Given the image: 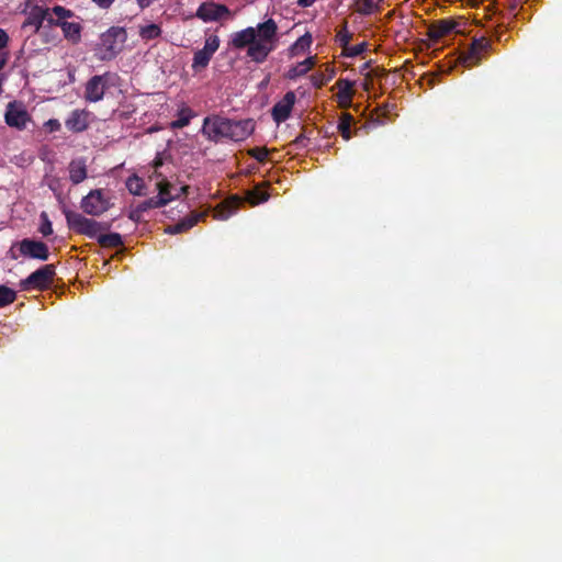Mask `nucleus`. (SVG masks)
Here are the masks:
<instances>
[{
    "label": "nucleus",
    "instance_id": "nucleus-1",
    "mask_svg": "<svg viewBox=\"0 0 562 562\" xmlns=\"http://www.w3.org/2000/svg\"><path fill=\"white\" fill-rule=\"evenodd\" d=\"M278 25L273 19L259 23L257 27L248 26L231 35L229 46L235 49L247 47V57L262 64L277 47Z\"/></svg>",
    "mask_w": 562,
    "mask_h": 562
},
{
    "label": "nucleus",
    "instance_id": "nucleus-2",
    "mask_svg": "<svg viewBox=\"0 0 562 562\" xmlns=\"http://www.w3.org/2000/svg\"><path fill=\"white\" fill-rule=\"evenodd\" d=\"M126 40L127 32L124 27L111 26L100 35V41L95 48V55L100 60L114 59L121 53Z\"/></svg>",
    "mask_w": 562,
    "mask_h": 562
},
{
    "label": "nucleus",
    "instance_id": "nucleus-3",
    "mask_svg": "<svg viewBox=\"0 0 562 562\" xmlns=\"http://www.w3.org/2000/svg\"><path fill=\"white\" fill-rule=\"evenodd\" d=\"M64 214L70 231L88 236L89 238H97L100 232L108 231L110 228V224L108 223L97 222L70 210L65 209Z\"/></svg>",
    "mask_w": 562,
    "mask_h": 562
},
{
    "label": "nucleus",
    "instance_id": "nucleus-4",
    "mask_svg": "<svg viewBox=\"0 0 562 562\" xmlns=\"http://www.w3.org/2000/svg\"><path fill=\"white\" fill-rule=\"evenodd\" d=\"M232 120L220 115L206 116L203 120L202 134L211 142L232 140Z\"/></svg>",
    "mask_w": 562,
    "mask_h": 562
},
{
    "label": "nucleus",
    "instance_id": "nucleus-5",
    "mask_svg": "<svg viewBox=\"0 0 562 562\" xmlns=\"http://www.w3.org/2000/svg\"><path fill=\"white\" fill-rule=\"evenodd\" d=\"M11 259H18L19 255L37 260H47L49 257L48 246L41 240L24 238L13 244L9 251Z\"/></svg>",
    "mask_w": 562,
    "mask_h": 562
},
{
    "label": "nucleus",
    "instance_id": "nucleus-6",
    "mask_svg": "<svg viewBox=\"0 0 562 562\" xmlns=\"http://www.w3.org/2000/svg\"><path fill=\"white\" fill-rule=\"evenodd\" d=\"M116 74L106 71L102 75L92 76L85 86L83 98L86 101L95 103L103 99L106 89L113 85Z\"/></svg>",
    "mask_w": 562,
    "mask_h": 562
},
{
    "label": "nucleus",
    "instance_id": "nucleus-7",
    "mask_svg": "<svg viewBox=\"0 0 562 562\" xmlns=\"http://www.w3.org/2000/svg\"><path fill=\"white\" fill-rule=\"evenodd\" d=\"M55 277L54 265H45L32 272L27 278L20 281L21 290H43L46 289Z\"/></svg>",
    "mask_w": 562,
    "mask_h": 562
},
{
    "label": "nucleus",
    "instance_id": "nucleus-8",
    "mask_svg": "<svg viewBox=\"0 0 562 562\" xmlns=\"http://www.w3.org/2000/svg\"><path fill=\"white\" fill-rule=\"evenodd\" d=\"M4 121L10 127L23 131L31 121V115L23 103L18 101L9 102L4 113Z\"/></svg>",
    "mask_w": 562,
    "mask_h": 562
},
{
    "label": "nucleus",
    "instance_id": "nucleus-9",
    "mask_svg": "<svg viewBox=\"0 0 562 562\" xmlns=\"http://www.w3.org/2000/svg\"><path fill=\"white\" fill-rule=\"evenodd\" d=\"M220 47V38L217 35H210L204 43V46L202 49H199L194 53L193 61H192V69L193 71L198 72L202 69H205L210 60L212 59L213 55Z\"/></svg>",
    "mask_w": 562,
    "mask_h": 562
},
{
    "label": "nucleus",
    "instance_id": "nucleus-10",
    "mask_svg": "<svg viewBox=\"0 0 562 562\" xmlns=\"http://www.w3.org/2000/svg\"><path fill=\"white\" fill-rule=\"evenodd\" d=\"M196 18L204 22H214L233 16L232 11L225 4L203 2L196 10Z\"/></svg>",
    "mask_w": 562,
    "mask_h": 562
},
{
    "label": "nucleus",
    "instance_id": "nucleus-11",
    "mask_svg": "<svg viewBox=\"0 0 562 562\" xmlns=\"http://www.w3.org/2000/svg\"><path fill=\"white\" fill-rule=\"evenodd\" d=\"M110 204L104 198L102 190H91L88 195L81 200V209L89 215H101L108 211Z\"/></svg>",
    "mask_w": 562,
    "mask_h": 562
},
{
    "label": "nucleus",
    "instance_id": "nucleus-12",
    "mask_svg": "<svg viewBox=\"0 0 562 562\" xmlns=\"http://www.w3.org/2000/svg\"><path fill=\"white\" fill-rule=\"evenodd\" d=\"M296 101L294 91H288L271 109V116L277 124L286 121Z\"/></svg>",
    "mask_w": 562,
    "mask_h": 562
},
{
    "label": "nucleus",
    "instance_id": "nucleus-13",
    "mask_svg": "<svg viewBox=\"0 0 562 562\" xmlns=\"http://www.w3.org/2000/svg\"><path fill=\"white\" fill-rule=\"evenodd\" d=\"M52 18L49 15V9L40 5H34L29 12L25 21L22 24V30L31 29V33L35 34L40 31L45 20Z\"/></svg>",
    "mask_w": 562,
    "mask_h": 562
},
{
    "label": "nucleus",
    "instance_id": "nucleus-14",
    "mask_svg": "<svg viewBox=\"0 0 562 562\" xmlns=\"http://www.w3.org/2000/svg\"><path fill=\"white\" fill-rule=\"evenodd\" d=\"M490 42L485 37L475 38L470 48L463 53L462 59L467 66H474L480 61V55L490 47Z\"/></svg>",
    "mask_w": 562,
    "mask_h": 562
},
{
    "label": "nucleus",
    "instance_id": "nucleus-15",
    "mask_svg": "<svg viewBox=\"0 0 562 562\" xmlns=\"http://www.w3.org/2000/svg\"><path fill=\"white\" fill-rule=\"evenodd\" d=\"M50 25L59 26L66 40L77 44L81 40L82 26L78 22L59 21L54 18L48 19Z\"/></svg>",
    "mask_w": 562,
    "mask_h": 562
},
{
    "label": "nucleus",
    "instance_id": "nucleus-16",
    "mask_svg": "<svg viewBox=\"0 0 562 562\" xmlns=\"http://www.w3.org/2000/svg\"><path fill=\"white\" fill-rule=\"evenodd\" d=\"M89 112L86 110H74L65 121V126L72 133H81L89 126Z\"/></svg>",
    "mask_w": 562,
    "mask_h": 562
},
{
    "label": "nucleus",
    "instance_id": "nucleus-17",
    "mask_svg": "<svg viewBox=\"0 0 562 562\" xmlns=\"http://www.w3.org/2000/svg\"><path fill=\"white\" fill-rule=\"evenodd\" d=\"M255 131V122L251 119L234 121L232 120V140L241 142L250 136Z\"/></svg>",
    "mask_w": 562,
    "mask_h": 562
},
{
    "label": "nucleus",
    "instance_id": "nucleus-18",
    "mask_svg": "<svg viewBox=\"0 0 562 562\" xmlns=\"http://www.w3.org/2000/svg\"><path fill=\"white\" fill-rule=\"evenodd\" d=\"M206 215L203 213L192 212L190 215L186 216L178 223L173 225H169L166 228V233L168 234H181L188 232L193 226H195L202 218H205Z\"/></svg>",
    "mask_w": 562,
    "mask_h": 562
},
{
    "label": "nucleus",
    "instance_id": "nucleus-19",
    "mask_svg": "<svg viewBox=\"0 0 562 562\" xmlns=\"http://www.w3.org/2000/svg\"><path fill=\"white\" fill-rule=\"evenodd\" d=\"M457 26L452 20H439L431 24L428 29V36L431 41H439L440 38L449 35Z\"/></svg>",
    "mask_w": 562,
    "mask_h": 562
},
{
    "label": "nucleus",
    "instance_id": "nucleus-20",
    "mask_svg": "<svg viewBox=\"0 0 562 562\" xmlns=\"http://www.w3.org/2000/svg\"><path fill=\"white\" fill-rule=\"evenodd\" d=\"M315 56L307 57L303 61H300L296 65L290 67L284 77L290 80H295L296 78L306 75L315 66Z\"/></svg>",
    "mask_w": 562,
    "mask_h": 562
},
{
    "label": "nucleus",
    "instance_id": "nucleus-21",
    "mask_svg": "<svg viewBox=\"0 0 562 562\" xmlns=\"http://www.w3.org/2000/svg\"><path fill=\"white\" fill-rule=\"evenodd\" d=\"M68 170L72 184H79L87 178V166L83 159L71 160Z\"/></svg>",
    "mask_w": 562,
    "mask_h": 562
},
{
    "label": "nucleus",
    "instance_id": "nucleus-22",
    "mask_svg": "<svg viewBox=\"0 0 562 562\" xmlns=\"http://www.w3.org/2000/svg\"><path fill=\"white\" fill-rule=\"evenodd\" d=\"M337 86H338V100H339V105L341 108H346V106H349L351 104V100H352V97H353V83L351 81H349L348 79H339L337 81Z\"/></svg>",
    "mask_w": 562,
    "mask_h": 562
},
{
    "label": "nucleus",
    "instance_id": "nucleus-23",
    "mask_svg": "<svg viewBox=\"0 0 562 562\" xmlns=\"http://www.w3.org/2000/svg\"><path fill=\"white\" fill-rule=\"evenodd\" d=\"M312 35L310 33H305L304 35L300 36L290 47H289V55L290 57L297 56L302 53H305L310 49L312 45Z\"/></svg>",
    "mask_w": 562,
    "mask_h": 562
},
{
    "label": "nucleus",
    "instance_id": "nucleus-24",
    "mask_svg": "<svg viewBox=\"0 0 562 562\" xmlns=\"http://www.w3.org/2000/svg\"><path fill=\"white\" fill-rule=\"evenodd\" d=\"M353 122V116L348 112H344L339 117L337 131L345 140H349L352 137L351 125Z\"/></svg>",
    "mask_w": 562,
    "mask_h": 562
},
{
    "label": "nucleus",
    "instance_id": "nucleus-25",
    "mask_svg": "<svg viewBox=\"0 0 562 562\" xmlns=\"http://www.w3.org/2000/svg\"><path fill=\"white\" fill-rule=\"evenodd\" d=\"M162 34V30L160 25L156 23H149L146 25H140L138 30V35L143 41H151L160 37Z\"/></svg>",
    "mask_w": 562,
    "mask_h": 562
},
{
    "label": "nucleus",
    "instance_id": "nucleus-26",
    "mask_svg": "<svg viewBox=\"0 0 562 562\" xmlns=\"http://www.w3.org/2000/svg\"><path fill=\"white\" fill-rule=\"evenodd\" d=\"M98 243L104 248H117L123 245V238L119 233L98 235Z\"/></svg>",
    "mask_w": 562,
    "mask_h": 562
},
{
    "label": "nucleus",
    "instance_id": "nucleus-27",
    "mask_svg": "<svg viewBox=\"0 0 562 562\" xmlns=\"http://www.w3.org/2000/svg\"><path fill=\"white\" fill-rule=\"evenodd\" d=\"M171 183L166 179H162L160 182L157 183L158 194L156 196L168 200V203L176 199H179L180 194H173L171 192Z\"/></svg>",
    "mask_w": 562,
    "mask_h": 562
},
{
    "label": "nucleus",
    "instance_id": "nucleus-28",
    "mask_svg": "<svg viewBox=\"0 0 562 562\" xmlns=\"http://www.w3.org/2000/svg\"><path fill=\"white\" fill-rule=\"evenodd\" d=\"M268 199H269V193L267 191L262 190L259 186L255 187L254 189H251L247 192V200L252 205L263 203V202L268 201Z\"/></svg>",
    "mask_w": 562,
    "mask_h": 562
},
{
    "label": "nucleus",
    "instance_id": "nucleus-29",
    "mask_svg": "<svg viewBox=\"0 0 562 562\" xmlns=\"http://www.w3.org/2000/svg\"><path fill=\"white\" fill-rule=\"evenodd\" d=\"M126 188L133 195H143V190L145 188L144 180L136 175H133L126 180Z\"/></svg>",
    "mask_w": 562,
    "mask_h": 562
},
{
    "label": "nucleus",
    "instance_id": "nucleus-30",
    "mask_svg": "<svg viewBox=\"0 0 562 562\" xmlns=\"http://www.w3.org/2000/svg\"><path fill=\"white\" fill-rule=\"evenodd\" d=\"M15 300L16 292L4 284H0V308L12 304Z\"/></svg>",
    "mask_w": 562,
    "mask_h": 562
},
{
    "label": "nucleus",
    "instance_id": "nucleus-31",
    "mask_svg": "<svg viewBox=\"0 0 562 562\" xmlns=\"http://www.w3.org/2000/svg\"><path fill=\"white\" fill-rule=\"evenodd\" d=\"M168 204V200H165L162 198L153 196L149 198L143 202H140L139 211L147 212L150 209H159Z\"/></svg>",
    "mask_w": 562,
    "mask_h": 562
},
{
    "label": "nucleus",
    "instance_id": "nucleus-32",
    "mask_svg": "<svg viewBox=\"0 0 562 562\" xmlns=\"http://www.w3.org/2000/svg\"><path fill=\"white\" fill-rule=\"evenodd\" d=\"M191 111L189 109H183L179 113V117L171 122V128H182L190 124L191 120Z\"/></svg>",
    "mask_w": 562,
    "mask_h": 562
},
{
    "label": "nucleus",
    "instance_id": "nucleus-33",
    "mask_svg": "<svg viewBox=\"0 0 562 562\" xmlns=\"http://www.w3.org/2000/svg\"><path fill=\"white\" fill-rule=\"evenodd\" d=\"M40 217H41V225H40L38 232L45 237L52 235L53 226H52V222H50L47 213L42 212Z\"/></svg>",
    "mask_w": 562,
    "mask_h": 562
},
{
    "label": "nucleus",
    "instance_id": "nucleus-34",
    "mask_svg": "<svg viewBox=\"0 0 562 562\" xmlns=\"http://www.w3.org/2000/svg\"><path fill=\"white\" fill-rule=\"evenodd\" d=\"M351 38L352 34L347 30V24H345V26L341 30H339L336 34V41L344 49L348 48Z\"/></svg>",
    "mask_w": 562,
    "mask_h": 562
},
{
    "label": "nucleus",
    "instance_id": "nucleus-35",
    "mask_svg": "<svg viewBox=\"0 0 562 562\" xmlns=\"http://www.w3.org/2000/svg\"><path fill=\"white\" fill-rule=\"evenodd\" d=\"M248 154L259 162H265L268 158L269 149L266 147H254L249 149Z\"/></svg>",
    "mask_w": 562,
    "mask_h": 562
},
{
    "label": "nucleus",
    "instance_id": "nucleus-36",
    "mask_svg": "<svg viewBox=\"0 0 562 562\" xmlns=\"http://www.w3.org/2000/svg\"><path fill=\"white\" fill-rule=\"evenodd\" d=\"M367 46L368 45L366 42H362V43L353 45V46L348 45V48L344 49V54L347 57H356V56L361 55L367 49Z\"/></svg>",
    "mask_w": 562,
    "mask_h": 562
},
{
    "label": "nucleus",
    "instance_id": "nucleus-37",
    "mask_svg": "<svg viewBox=\"0 0 562 562\" xmlns=\"http://www.w3.org/2000/svg\"><path fill=\"white\" fill-rule=\"evenodd\" d=\"M52 12L56 15V20L59 21H66V19L71 18L74 15V12L61 7V5H55L52 9Z\"/></svg>",
    "mask_w": 562,
    "mask_h": 562
},
{
    "label": "nucleus",
    "instance_id": "nucleus-38",
    "mask_svg": "<svg viewBox=\"0 0 562 562\" xmlns=\"http://www.w3.org/2000/svg\"><path fill=\"white\" fill-rule=\"evenodd\" d=\"M374 8H376V4L373 2V0H363V7L360 9V13L362 14H370Z\"/></svg>",
    "mask_w": 562,
    "mask_h": 562
},
{
    "label": "nucleus",
    "instance_id": "nucleus-39",
    "mask_svg": "<svg viewBox=\"0 0 562 562\" xmlns=\"http://www.w3.org/2000/svg\"><path fill=\"white\" fill-rule=\"evenodd\" d=\"M307 142H308V137L302 133L300 134L294 140H293V145L296 147V148H300V147H306L307 146Z\"/></svg>",
    "mask_w": 562,
    "mask_h": 562
},
{
    "label": "nucleus",
    "instance_id": "nucleus-40",
    "mask_svg": "<svg viewBox=\"0 0 562 562\" xmlns=\"http://www.w3.org/2000/svg\"><path fill=\"white\" fill-rule=\"evenodd\" d=\"M142 214H143V211H139V205H137L135 209H133L130 212L128 218L135 223H138L142 221Z\"/></svg>",
    "mask_w": 562,
    "mask_h": 562
},
{
    "label": "nucleus",
    "instance_id": "nucleus-41",
    "mask_svg": "<svg viewBox=\"0 0 562 562\" xmlns=\"http://www.w3.org/2000/svg\"><path fill=\"white\" fill-rule=\"evenodd\" d=\"M46 126H48L50 132L59 131L60 130V123L56 119H50L46 122Z\"/></svg>",
    "mask_w": 562,
    "mask_h": 562
},
{
    "label": "nucleus",
    "instance_id": "nucleus-42",
    "mask_svg": "<svg viewBox=\"0 0 562 562\" xmlns=\"http://www.w3.org/2000/svg\"><path fill=\"white\" fill-rule=\"evenodd\" d=\"M99 8L101 9H109L114 0H92Z\"/></svg>",
    "mask_w": 562,
    "mask_h": 562
},
{
    "label": "nucleus",
    "instance_id": "nucleus-43",
    "mask_svg": "<svg viewBox=\"0 0 562 562\" xmlns=\"http://www.w3.org/2000/svg\"><path fill=\"white\" fill-rule=\"evenodd\" d=\"M524 0H508V9L515 12L522 3Z\"/></svg>",
    "mask_w": 562,
    "mask_h": 562
},
{
    "label": "nucleus",
    "instance_id": "nucleus-44",
    "mask_svg": "<svg viewBox=\"0 0 562 562\" xmlns=\"http://www.w3.org/2000/svg\"><path fill=\"white\" fill-rule=\"evenodd\" d=\"M156 0H136L137 4L140 9H145L153 4Z\"/></svg>",
    "mask_w": 562,
    "mask_h": 562
},
{
    "label": "nucleus",
    "instance_id": "nucleus-45",
    "mask_svg": "<svg viewBox=\"0 0 562 562\" xmlns=\"http://www.w3.org/2000/svg\"><path fill=\"white\" fill-rule=\"evenodd\" d=\"M316 0H297V4L302 8L311 7Z\"/></svg>",
    "mask_w": 562,
    "mask_h": 562
},
{
    "label": "nucleus",
    "instance_id": "nucleus-46",
    "mask_svg": "<svg viewBox=\"0 0 562 562\" xmlns=\"http://www.w3.org/2000/svg\"><path fill=\"white\" fill-rule=\"evenodd\" d=\"M326 83V80L324 78L318 79L317 77L313 76V85L317 88H321L323 85Z\"/></svg>",
    "mask_w": 562,
    "mask_h": 562
},
{
    "label": "nucleus",
    "instance_id": "nucleus-47",
    "mask_svg": "<svg viewBox=\"0 0 562 562\" xmlns=\"http://www.w3.org/2000/svg\"><path fill=\"white\" fill-rule=\"evenodd\" d=\"M8 60V53L0 54V70L4 67Z\"/></svg>",
    "mask_w": 562,
    "mask_h": 562
},
{
    "label": "nucleus",
    "instance_id": "nucleus-48",
    "mask_svg": "<svg viewBox=\"0 0 562 562\" xmlns=\"http://www.w3.org/2000/svg\"><path fill=\"white\" fill-rule=\"evenodd\" d=\"M189 189H190V187H189V186H183V187H181V188L179 189V191H178L176 194H180V196H181V195H183V194H188Z\"/></svg>",
    "mask_w": 562,
    "mask_h": 562
},
{
    "label": "nucleus",
    "instance_id": "nucleus-49",
    "mask_svg": "<svg viewBox=\"0 0 562 562\" xmlns=\"http://www.w3.org/2000/svg\"><path fill=\"white\" fill-rule=\"evenodd\" d=\"M161 165H162V160H161V158H158V157H157V158L154 160V167L157 169V168H159Z\"/></svg>",
    "mask_w": 562,
    "mask_h": 562
},
{
    "label": "nucleus",
    "instance_id": "nucleus-50",
    "mask_svg": "<svg viewBox=\"0 0 562 562\" xmlns=\"http://www.w3.org/2000/svg\"><path fill=\"white\" fill-rule=\"evenodd\" d=\"M370 67V63H364L362 68H361V72H363L366 69H368Z\"/></svg>",
    "mask_w": 562,
    "mask_h": 562
},
{
    "label": "nucleus",
    "instance_id": "nucleus-51",
    "mask_svg": "<svg viewBox=\"0 0 562 562\" xmlns=\"http://www.w3.org/2000/svg\"><path fill=\"white\" fill-rule=\"evenodd\" d=\"M232 212H233V211H229L228 213H226V214H221L220 216H221L222 218H227V217L231 215V213H232Z\"/></svg>",
    "mask_w": 562,
    "mask_h": 562
}]
</instances>
